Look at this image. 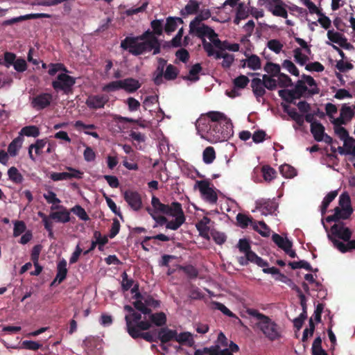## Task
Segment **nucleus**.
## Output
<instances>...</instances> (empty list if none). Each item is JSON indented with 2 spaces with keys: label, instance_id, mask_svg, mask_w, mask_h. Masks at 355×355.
Returning <instances> with one entry per match:
<instances>
[{
  "label": "nucleus",
  "instance_id": "f257e3e1",
  "mask_svg": "<svg viewBox=\"0 0 355 355\" xmlns=\"http://www.w3.org/2000/svg\"><path fill=\"white\" fill-rule=\"evenodd\" d=\"M121 47L135 56L151 51H153V55H157L161 51V44L159 39L156 37V34L149 29L140 35L126 37L121 41Z\"/></svg>",
  "mask_w": 355,
  "mask_h": 355
},
{
  "label": "nucleus",
  "instance_id": "f03ea898",
  "mask_svg": "<svg viewBox=\"0 0 355 355\" xmlns=\"http://www.w3.org/2000/svg\"><path fill=\"white\" fill-rule=\"evenodd\" d=\"M207 115L212 121V128L209 134L205 136V139L211 143L222 142L233 135L232 121L223 113L211 111Z\"/></svg>",
  "mask_w": 355,
  "mask_h": 355
},
{
  "label": "nucleus",
  "instance_id": "7ed1b4c3",
  "mask_svg": "<svg viewBox=\"0 0 355 355\" xmlns=\"http://www.w3.org/2000/svg\"><path fill=\"white\" fill-rule=\"evenodd\" d=\"M246 313L257 319L254 328L259 329L268 340L273 342L282 338L281 327L269 316L254 309H248Z\"/></svg>",
  "mask_w": 355,
  "mask_h": 355
},
{
  "label": "nucleus",
  "instance_id": "20e7f679",
  "mask_svg": "<svg viewBox=\"0 0 355 355\" xmlns=\"http://www.w3.org/2000/svg\"><path fill=\"white\" fill-rule=\"evenodd\" d=\"M76 80V78L63 72L57 76L56 79L52 81L51 85L56 92L62 91L64 94L68 95L72 93Z\"/></svg>",
  "mask_w": 355,
  "mask_h": 355
},
{
  "label": "nucleus",
  "instance_id": "39448f33",
  "mask_svg": "<svg viewBox=\"0 0 355 355\" xmlns=\"http://www.w3.org/2000/svg\"><path fill=\"white\" fill-rule=\"evenodd\" d=\"M352 235V230L343 222H338L331 226L327 237L334 244L335 240L348 241Z\"/></svg>",
  "mask_w": 355,
  "mask_h": 355
},
{
  "label": "nucleus",
  "instance_id": "423d86ee",
  "mask_svg": "<svg viewBox=\"0 0 355 355\" xmlns=\"http://www.w3.org/2000/svg\"><path fill=\"white\" fill-rule=\"evenodd\" d=\"M189 32L190 35L196 36L202 40L203 47L205 41H207L206 37L209 39L216 36L215 31L205 24L190 23Z\"/></svg>",
  "mask_w": 355,
  "mask_h": 355
},
{
  "label": "nucleus",
  "instance_id": "0eeeda50",
  "mask_svg": "<svg viewBox=\"0 0 355 355\" xmlns=\"http://www.w3.org/2000/svg\"><path fill=\"white\" fill-rule=\"evenodd\" d=\"M265 7L275 17H288L287 5L282 0H263Z\"/></svg>",
  "mask_w": 355,
  "mask_h": 355
},
{
  "label": "nucleus",
  "instance_id": "6e6552de",
  "mask_svg": "<svg viewBox=\"0 0 355 355\" xmlns=\"http://www.w3.org/2000/svg\"><path fill=\"white\" fill-rule=\"evenodd\" d=\"M173 205V212L169 216L175 217V219L168 221L166 225V228L172 230H177L183 223H184L186 217L181 204H174Z\"/></svg>",
  "mask_w": 355,
  "mask_h": 355
},
{
  "label": "nucleus",
  "instance_id": "1a4fd4ad",
  "mask_svg": "<svg viewBox=\"0 0 355 355\" xmlns=\"http://www.w3.org/2000/svg\"><path fill=\"white\" fill-rule=\"evenodd\" d=\"M198 189L204 199L210 204H216L218 196L213 188L210 187V182L207 180L196 182Z\"/></svg>",
  "mask_w": 355,
  "mask_h": 355
},
{
  "label": "nucleus",
  "instance_id": "9d476101",
  "mask_svg": "<svg viewBox=\"0 0 355 355\" xmlns=\"http://www.w3.org/2000/svg\"><path fill=\"white\" fill-rule=\"evenodd\" d=\"M123 198L132 210L137 211L141 209L142 199L138 191L128 189L123 193Z\"/></svg>",
  "mask_w": 355,
  "mask_h": 355
},
{
  "label": "nucleus",
  "instance_id": "9b49d317",
  "mask_svg": "<svg viewBox=\"0 0 355 355\" xmlns=\"http://www.w3.org/2000/svg\"><path fill=\"white\" fill-rule=\"evenodd\" d=\"M180 204L178 202H173L171 205H165L161 202L159 199L153 196L151 200V205L153 206V210L155 211V214H163L169 216L173 212V205Z\"/></svg>",
  "mask_w": 355,
  "mask_h": 355
},
{
  "label": "nucleus",
  "instance_id": "f8f14e48",
  "mask_svg": "<svg viewBox=\"0 0 355 355\" xmlns=\"http://www.w3.org/2000/svg\"><path fill=\"white\" fill-rule=\"evenodd\" d=\"M109 101L108 96L105 94L90 95L86 100L85 104L92 110L103 108Z\"/></svg>",
  "mask_w": 355,
  "mask_h": 355
},
{
  "label": "nucleus",
  "instance_id": "ddd939ff",
  "mask_svg": "<svg viewBox=\"0 0 355 355\" xmlns=\"http://www.w3.org/2000/svg\"><path fill=\"white\" fill-rule=\"evenodd\" d=\"M69 172L57 173L53 172L51 174L50 178L53 181H60L64 180H70L72 178H82L83 172L72 167H67Z\"/></svg>",
  "mask_w": 355,
  "mask_h": 355
},
{
  "label": "nucleus",
  "instance_id": "4468645a",
  "mask_svg": "<svg viewBox=\"0 0 355 355\" xmlns=\"http://www.w3.org/2000/svg\"><path fill=\"white\" fill-rule=\"evenodd\" d=\"M196 128L200 137L205 139V136H207L211 132L212 121L207 114L201 116L196 122Z\"/></svg>",
  "mask_w": 355,
  "mask_h": 355
},
{
  "label": "nucleus",
  "instance_id": "2eb2a0df",
  "mask_svg": "<svg viewBox=\"0 0 355 355\" xmlns=\"http://www.w3.org/2000/svg\"><path fill=\"white\" fill-rule=\"evenodd\" d=\"M52 100V94L49 93H42L33 98L31 105L35 109L40 110L49 107Z\"/></svg>",
  "mask_w": 355,
  "mask_h": 355
},
{
  "label": "nucleus",
  "instance_id": "dca6fc26",
  "mask_svg": "<svg viewBox=\"0 0 355 355\" xmlns=\"http://www.w3.org/2000/svg\"><path fill=\"white\" fill-rule=\"evenodd\" d=\"M52 15L47 13H31L25 15H21L19 17H14L10 19L3 21L1 23L2 26H11L14 24L21 22L22 21L33 19L40 18H51Z\"/></svg>",
  "mask_w": 355,
  "mask_h": 355
},
{
  "label": "nucleus",
  "instance_id": "f3484780",
  "mask_svg": "<svg viewBox=\"0 0 355 355\" xmlns=\"http://www.w3.org/2000/svg\"><path fill=\"white\" fill-rule=\"evenodd\" d=\"M353 213V209H340L339 207H336L334 209V214L331 216H328L326 218V221L328 223L335 222V223L340 222V220L348 219Z\"/></svg>",
  "mask_w": 355,
  "mask_h": 355
},
{
  "label": "nucleus",
  "instance_id": "a211bd4d",
  "mask_svg": "<svg viewBox=\"0 0 355 355\" xmlns=\"http://www.w3.org/2000/svg\"><path fill=\"white\" fill-rule=\"evenodd\" d=\"M61 209L58 211H52L50 213V218L57 222L66 223L70 221V211L62 205L52 206L51 209Z\"/></svg>",
  "mask_w": 355,
  "mask_h": 355
},
{
  "label": "nucleus",
  "instance_id": "6ab92c4d",
  "mask_svg": "<svg viewBox=\"0 0 355 355\" xmlns=\"http://www.w3.org/2000/svg\"><path fill=\"white\" fill-rule=\"evenodd\" d=\"M257 209L261 211L264 215L271 214L277 209V205L274 200L261 199L256 202Z\"/></svg>",
  "mask_w": 355,
  "mask_h": 355
},
{
  "label": "nucleus",
  "instance_id": "aec40b11",
  "mask_svg": "<svg viewBox=\"0 0 355 355\" xmlns=\"http://www.w3.org/2000/svg\"><path fill=\"white\" fill-rule=\"evenodd\" d=\"M167 61L162 58H159L157 59V67L155 72L153 73V82L156 85H160L163 83V76L164 74V68L166 65Z\"/></svg>",
  "mask_w": 355,
  "mask_h": 355
},
{
  "label": "nucleus",
  "instance_id": "412c9836",
  "mask_svg": "<svg viewBox=\"0 0 355 355\" xmlns=\"http://www.w3.org/2000/svg\"><path fill=\"white\" fill-rule=\"evenodd\" d=\"M177 331L168 329V327H162L158 331V339L162 343L166 344L171 340H175Z\"/></svg>",
  "mask_w": 355,
  "mask_h": 355
},
{
  "label": "nucleus",
  "instance_id": "4be33fe9",
  "mask_svg": "<svg viewBox=\"0 0 355 355\" xmlns=\"http://www.w3.org/2000/svg\"><path fill=\"white\" fill-rule=\"evenodd\" d=\"M121 81V89L128 93H133L140 88L141 84L138 80L133 78H128Z\"/></svg>",
  "mask_w": 355,
  "mask_h": 355
},
{
  "label": "nucleus",
  "instance_id": "5701e85b",
  "mask_svg": "<svg viewBox=\"0 0 355 355\" xmlns=\"http://www.w3.org/2000/svg\"><path fill=\"white\" fill-rule=\"evenodd\" d=\"M340 241L339 240L334 241V246L342 253L351 252L355 250V239Z\"/></svg>",
  "mask_w": 355,
  "mask_h": 355
},
{
  "label": "nucleus",
  "instance_id": "b1692460",
  "mask_svg": "<svg viewBox=\"0 0 355 355\" xmlns=\"http://www.w3.org/2000/svg\"><path fill=\"white\" fill-rule=\"evenodd\" d=\"M211 222V219L207 216H204L200 220L196 225V227L199 232L200 236L204 239H209V223Z\"/></svg>",
  "mask_w": 355,
  "mask_h": 355
},
{
  "label": "nucleus",
  "instance_id": "393cba45",
  "mask_svg": "<svg viewBox=\"0 0 355 355\" xmlns=\"http://www.w3.org/2000/svg\"><path fill=\"white\" fill-rule=\"evenodd\" d=\"M67 275V261L65 259H62L58 263L57 274L55 278L52 282V284H55V282H58V284L62 283L66 279Z\"/></svg>",
  "mask_w": 355,
  "mask_h": 355
},
{
  "label": "nucleus",
  "instance_id": "a878e982",
  "mask_svg": "<svg viewBox=\"0 0 355 355\" xmlns=\"http://www.w3.org/2000/svg\"><path fill=\"white\" fill-rule=\"evenodd\" d=\"M251 87L253 94L257 98L263 97L266 94L264 84L261 82V79L259 78H254L252 80Z\"/></svg>",
  "mask_w": 355,
  "mask_h": 355
},
{
  "label": "nucleus",
  "instance_id": "bb28decb",
  "mask_svg": "<svg viewBox=\"0 0 355 355\" xmlns=\"http://www.w3.org/2000/svg\"><path fill=\"white\" fill-rule=\"evenodd\" d=\"M175 341L180 345H185L191 347H193L195 345L193 335L189 331H184L180 334L177 332Z\"/></svg>",
  "mask_w": 355,
  "mask_h": 355
},
{
  "label": "nucleus",
  "instance_id": "cd10ccee",
  "mask_svg": "<svg viewBox=\"0 0 355 355\" xmlns=\"http://www.w3.org/2000/svg\"><path fill=\"white\" fill-rule=\"evenodd\" d=\"M128 334L132 338H142L148 342H154L156 340L154 338L153 334L150 332L142 333L140 332L137 328H133L132 327H129Z\"/></svg>",
  "mask_w": 355,
  "mask_h": 355
},
{
  "label": "nucleus",
  "instance_id": "c85d7f7f",
  "mask_svg": "<svg viewBox=\"0 0 355 355\" xmlns=\"http://www.w3.org/2000/svg\"><path fill=\"white\" fill-rule=\"evenodd\" d=\"M149 315V321L150 324H153L157 327H163L166 324L167 318L164 312H158L155 313L148 314Z\"/></svg>",
  "mask_w": 355,
  "mask_h": 355
},
{
  "label": "nucleus",
  "instance_id": "c756f323",
  "mask_svg": "<svg viewBox=\"0 0 355 355\" xmlns=\"http://www.w3.org/2000/svg\"><path fill=\"white\" fill-rule=\"evenodd\" d=\"M311 132L317 141H322L324 135V127L320 123H312L311 124Z\"/></svg>",
  "mask_w": 355,
  "mask_h": 355
},
{
  "label": "nucleus",
  "instance_id": "7c9ffc66",
  "mask_svg": "<svg viewBox=\"0 0 355 355\" xmlns=\"http://www.w3.org/2000/svg\"><path fill=\"white\" fill-rule=\"evenodd\" d=\"M272 241L282 250H286V248H292L293 243L287 238H284L277 233L272 236Z\"/></svg>",
  "mask_w": 355,
  "mask_h": 355
},
{
  "label": "nucleus",
  "instance_id": "2f4dec72",
  "mask_svg": "<svg viewBox=\"0 0 355 355\" xmlns=\"http://www.w3.org/2000/svg\"><path fill=\"white\" fill-rule=\"evenodd\" d=\"M23 141L24 137L19 135L10 142L8 147V152L11 156L14 157L17 155L19 150L22 146Z\"/></svg>",
  "mask_w": 355,
  "mask_h": 355
},
{
  "label": "nucleus",
  "instance_id": "473e14b6",
  "mask_svg": "<svg viewBox=\"0 0 355 355\" xmlns=\"http://www.w3.org/2000/svg\"><path fill=\"white\" fill-rule=\"evenodd\" d=\"M302 80L305 82L311 88L308 90V94L310 95L318 94L320 93V89L318 88L315 80L313 77L309 75L302 74Z\"/></svg>",
  "mask_w": 355,
  "mask_h": 355
},
{
  "label": "nucleus",
  "instance_id": "72a5a7b5",
  "mask_svg": "<svg viewBox=\"0 0 355 355\" xmlns=\"http://www.w3.org/2000/svg\"><path fill=\"white\" fill-rule=\"evenodd\" d=\"M204 50L207 53V56L211 57L214 56L216 60H220L223 58L225 55V53H223L221 51H215L213 48V45L208 42L207 41H205L204 42Z\"/></svg>",
  "mask_w": 355,
  "mask_h": 355
},
{
  "label": "nucleus",
  "instance_id": "f704fd0d",
  "mask_svg": "<svg viewBox=\"0 0 355 355\" xmlns=\"http://www.w3.org/2000/svg\"><path fill=\"white\" fill-rule=\"evenodd\" d=\"M40 129L36 125H27L22 128L19 132V136L37 137L40 135Z\"/></svg>",
  "mask_w": 355,
  "mask_h": 355
},
{
  "label": "nucleus",
  "instance_id": "c9c22d12",
  "mask_svg": "<svg viewBox=\"0 0 355 355\" xmlns=\"http://www.w3.org/2000/svg\"><path fill=\"white\" fill-rule=\"evenodd\" d=\"M125 320L126 322V329L128 332L129 327H132L133 328H137L135 327V324L141 321V314L137 311L132 313V314H128L125 316Z\"/></svg>",
  "mask_w": 355,
  "mask_h": 355
},
{
  "label": "nucleus",
  "instance_id": "e433bc0d",
  "mask_svg": "<svg viewBox=\"0 0 355 355\" xmlns=\"http://www.w3.org/2000/svg\"><path fill=\"white\" fill-rule=\"evenodd\" d=\"M288 266L293 270L298 268H304L307 271L315 272L318 270V268L313 269L310 263L304 260H300L299 261H290Z\"/></svg>",
  "mask_w": 355,
  "mask_h": 355
},
{
  "label": "nucleus",
  "instance_id": "4c0bfd02",
  "mask_svg": "<svg viewBox=\"0 0 355 355\" xmlns=\"http://www.w3.org/2000/svg\"><path fill=\"white\" fill-rule=\"evenodd\" d=\"M202 68L200 63L193 64L189 70V75L184 77V80H189L192 82H196L199 80L198 73L202 71Z\"/></svg>",
  "mask_w": 355,
  "mask_h": 355
},
{
  "label": "nucleus",
  "instance_id": "58836bf2",
  "mask_svg": "<svg viewBox=\"0 0 355 355\" xmlns=\"http://www.w3.org/2000/svg\"><path fill=\"white\" fill-rule=\"evenodd\" d=\"M200 3L196 0H189V3L185 6L184 9L181 11L183 15L184 12L187 15H193L198 12Z\"/></svg>",
  "mask_w": 355,
  "mask_h": 355
},
{
  "label": "nucleus",
  "instance_id": "ea45409f",
  "mask_svg": "<svg viewBox=\"0 0 355 355\" xmlns=\"http://www.w3.org/2000/svg\"><path fill=\"white\" fill-rule=\"evenodd\" d=\"M48 67V73L51 76H55L58 71H62L65 73L69 72L67 68L64 66V64L60 62L50 63Z\"/></svg>",
  "mask_w": 355,
  "mask_h": 355
},
{
  "label": "nucleus",
  "instance_id": "a19ab883",
  "mask_svg": "<svg viewBox=\"0 0 355 355\" xmlns=\"http://www.w3.org/2000/svg\"><path fill=\"white\" fill-rule=\"evenodd\" d=\"M178 269L183 271L189 279H196L198 276V269L192 265L179 266Z\"/></svg>",
  "mask_w": 355,
  "mask_h": 355
},
{
  "label": "nucleus",
  "instance_id": "79ce46f5",
  "mask_svg": "<svg viewBox=\"0 0 355 355\" xmlns=\"http://www.w3.org/2000/svg\"><path fill=\"white\" fill-rule=\"evenodd\" d=\"M216 158V152L213 147H207L202 153L203 162L207 164H211Z\"/></svg>",
  "mask_w": 355,
  "mask_h": 355
},
{
  "label": "nucleus",
  "instance_id": "37998d69",
  "mask_svg": "<svg viewBox=\"0 0 355 355\" xmlns=\"http://www.w3.org/2000/svg\"><path fill=\"white\" fill-rule=\"evenodd\" d=\"M8 175L9 179L16 184H21L24 180L22 175L15 166H12L8 169Z\"/></svg>",
  "mask_w": 355,
  "mask_h": 355
},
{
  "label": "nucleus",
  "instance_id": "c03bdc74",
  "mask_svg": "<svg viewBox=\"0 0 355 355\" xmlns=\"http://www.w3.org/2000/svg\"><path fill=\"white\" fill-rule=\"evenodd\" d=\"M263 69L272 77H277L280 73V65L272 62H268L263 67Z\"/></svg>",
  "mask_w": 355,
  "mask_h": 355
},
{
  "label": "nucleus",
  "instance_id": "a18cd8bd",
  "mask_svg": "<svg viewBox=\"0 0 355 355\" xmlns=\"http://www.w3.org/2000/svg\"><path fill=\"white\" fill-rule=\"evenodd\" d=\"M179 73V70L174 65L169 64L166 66L164 76L167 80H175Z\"/></svg>",
  "mask_w": 355,
  "mask_h": 355
},
{
  "label": "nucleus",
  "instance_id": "49530a36",
  "mask_svg": "<svg viewBox=\"0 0 355 355\" xmlns=\"http://www.w3.org/2000/svg\"><path fill=\"white\" fill-rule=\"evenodd\" d=\"M294 60L300 65L304 66L309 61V58L307 55L303 54L300 48H295L293 50Z\"/></svg>",
  "mask_w": 355,
  "mask_h": 355
},
{
  "label": "nucleus",
  "instance_id": "de8ad7c7",
  "mask_svg": "<svg viewBox=\"0 0 355 355\" xmlns=\"http://www.w3.org/2000/svg\"><path fill=\"white\" fill-rule=\"evenodd\" d=\"M248 67L252 70L259 69L261 67V60L257 55L252 54L246 60Z\"/></svg>",
  "mask_w": 355,
  "mask_h": 355
},
{
  "label": "nucleus",
  "instance_id": "09e8293b",
  "mask_svg": "<svg viewBox=\"0 0 355 355\" xmlns=\"http://www.w3.org/2000/svg\"><path fill=\"white\" fill-rule=\"evenodd\" d=\"M211 14L209 9H203L200 11V12L196 15V17L191 21L190 23L195 24H204L203 21L207 20L209 17H211Z\"/></svg>",
  "mask_w": 355,
  "mask_h": 355
},
{
  "label": "nucleus",
  "instance_id": "8fccbe9b",
  "mask_svg": "<svg viewBox=\"0 0 355 355\" xmlns=\"http://www.w3.org/2000/svg\"><path fill=\"white\" fill-rule=\"evenodd\" d=\"M281 174L287 178H291L296 175V170L289 164H283L279 167Z\"/></svg>",
  "mask_w": 355,
  "mask_h": 355
},
{
  "label": "nucleus",
  "instance_id": "3c124183",
  "mask_svg": "<svg viewBox=\"0 0 355 355\" xmlns=\"http://www.w3.org/2000/svg\"><path fill=\"white\" fill-rule=\"evenodd\" d=\"M261 171L263 179L267 182L272 180L275 178L277 173L276 171L268 165L263 166L261 168Z\"/></svg>",
  "mask_w": 355,
  "mask_h": 355
},
{
  "label": "nucleus",
  "instance_id": "603ef678",
  "mask_svg": "<svg viewBox=\"0 0 355 355\" xmlns=\"http://www.w3.org/2000/svg\"><path fill=\"white\" fill-rule=\"evenodd\" d=\"M278 85L280 87H288L293 86L291 78L284 73H280L277 76Z\"/></svg>",
  "mask_w": 355,
  "mask_h": 355
},
{
  "label": "nucleus",
  "instance_id": "864d4df0",
  "mask_svg": "<svg viewBox=\"0 0 355 355\" xmlns=\"http://www.w3.org/2000/svg\"><path fill=\"white\" fill-rule=\"evenodd\" d=\"M146 209L157 225L162 226L165 224L166 225L168 223V220L166 216L155 214V211H153L152 208L146 207Z\"/></svg>",
  "mask_w": 355,
  "mask_h": 355
},
{
  "label": "nucleus",
  "instance_id": "5fc2aeb1",
  "mask_svg": "<svg viewBox=\"0 0 355 355\" xmlns=\"http://www.w3.org/2000/svg\"><path fill=\"white\" fill-rule=\"evenodd\" d=\"M71 212H73L76 214L80 219L83 220H88L89 217L88 216L85 210L79 205H75L70 210Z\"/></svg>",
  "mask_w": 355,
  "mask_h": 355
},
{
  "label": "nucleus",
  "instance_id": "6e6d98bb",
  "mask_svg": "<svg viewBox=\"0 0 355 355\" xmlns=\"http://www.w3.org/2000/svg\"><path fill=\"white\" fill-rule=\"evenodd\" d=\"M121 289L123 292L129 291L135 284V281L132 279H129L126 272H123L121 275Z\"/></svg>",
  "mask_w": 355,
  "mask_h": 355
},
{
  "label": "nucleus",
  "instance_id": "4d7b16f0",
  "mask_svg": "<svg viewBox=\"0 0 355 355\" xmlns=\"http://www.w3.org/2000/svg\"><path fill=\"white\" fill-rule=\"evenodd\" d=\"M340 115L349 122L354 117V112L350 107L344 104L340 109Z\"/></svg>",
  "mask_w": 355,
  "mask_h": 355
},
{
  "label": "nucleus",
  "instance_id": "13d9d810",
  "mask_svg": "<svg viewBox=\"0 0 355 355\" xmlns=\"http://www.w3.org/2000/svg\"><path fill=\"white\" fill-rule=\"evenodd\" d=\"M212 305L214 309L220 311L224 315L230 318H236V315L223 304L218 302H213Z\"/></svg>",
  "mask_w": 355,
  "mask_h": 355
},
{
  "label": "nucleus",
  "instance_id": "bf43d9fd",
  "mask_svg": "<svg viewBox=\"0 0 355 355\" xmlns=\"http://www.w3.org/2000/svg\"><path fill=\"white\" fill-rule=\"evenodd\" d=\"M249 78L245 75H240L234 78L233 83L235 88L243 89L249 83Z\"/></svg>",
  "mask_w": 355,
  "mask_h": 355
},
{
  "label": "nucleus",
  "instance_id": "052dcab7",
  "mask_svg": "<svg viewBox=\"0 0 355 355\" xmlns=\"http://www.w3.org/2000/svg\"><path fill=\"white\" fill-rule=\"evenodd\" d=\"M282 67L295 76H299L300 72L296 66L289 60H285L282 63Z\"/></svg>",
  "mask_w": 355,
  "mask_h": 355
},
{
  "label": "nucleus",
  "instance_id": "680f3d73",
  "mask_svg": "<svg viewBox=\"0 0 355 355\" xmlns=\"http://www.w3.org/2000/svg\"><path fill=\"white\" fill-rule=\"evenodd\" d=\"M344 141V147L346 149V154L355 156V140L353 137H349Z\"/></svg>",
  "mask_w": 355,
  "mask_h": 355
},
{
  "label": "nucleus",
  "instance_id": "e2e57ef3",
  "mask_svg": "<svg viewBox=\"0 0 355 355\" xmlns=\"http://www.w3.org/2000/svg\"><path fill=\"white\" fill-rule=\"evenodd\" d=\"M134 307L141 313L148 315L151 313L150 308L146 307V303L144 300H135L132 303Z\"/></svg>",
  "mask_w": 355,
  "mask_h": 355
},
{
  "label": "nucleus",
  "instance_id": "0e129e2a",
  "mask_svg": "<svg viewBox=\"0 0 355 355\" xmlns=\"http://www.w3.org/2000/svg\"><path fill=\"white\" fill-rule=\"evenodd\" d=\"M252 218L243 214H238L236 216V220L239 226L242 228H246L250 222H252Z\"/></svg>",
  "mask_w": 355,
  "mask_h": 355
},
{
  "label": "nucleus",
  "instance_id": "69168bd1",
  "mask_svg": "<svg viewBox=\"0 0 355 355\" xmlns=\"http://www.w3.org/2000/svg\"><path fill=\"white\" fill-rule=\"evenodd\" d=\"M339 207L340 209L352 208L351 205V200L349 196L346 193H342L339 197Z\"/></svg>",
  "mask_w": 355,
  "mask_h": 355
},
{
  "label": "nucleus",
  "instance_id": "338daca9",
  "mask_svg": "<svg viewBox=\"0 0 355 355\" xmlns=\"http://www.w3.org/2000/svg\"><path fill=\"white\" fill-rule=\"evenodd\" d=\"M16 58V55L14 53L6 51L4 53V60L2 61L1 64L8 68L14 64L17 60Z\"/></svg>",
  "mask_w": 355,
  "mask_h": 355
},
{
  "label": "nucleus",
  "instance_id": "774afa93",
  "mask_svg": "<svg viewBox=\"0 0 355 355\" xmlns=\"http://www.w3.org/2000/svg\"><path fill=\"white\" fill-rule=\"evenodd\" d=\"M177 24L173 17H168L166 18V24L164 26V31L167 34L175 31L177 28Z\"/></svg>",
  "mask_w": 355,
  "mask_h": 355
}]
</instances>
